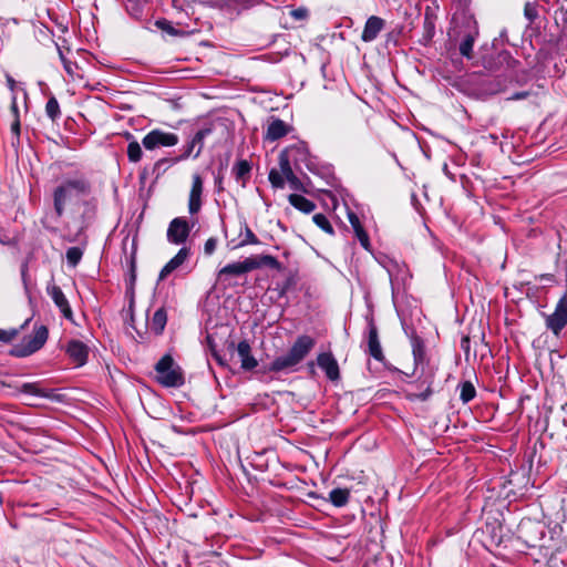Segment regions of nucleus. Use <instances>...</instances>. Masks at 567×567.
I'll return each instance as SVG.
<instances>
[{
	"label": "nucleus",
	"instance_id": "obj_1",
	"mask_svg": "<svg viewBox=\"0 0 567 567\" xmlns=\"http://www.w3.org/2000/svg\"><path fill=\"white\" fill-rule=\"evenodd\" d=\"M85 190L86 184L83 181H69L58 187L54 192V210L56 217H61L65 206Z\"/></svg>",
	"mask_w": 567,
	"mask_h": 567
},
{
	"label": "nucleus",
	"instance_id": "obj_2",
	"mask_svg": "<svg viewBox=\"0 0 567 567\" xmlns=\"http://www.w3.org/2000/svg\"><path fill=\"white\" fill-rule=\"evenodd\" d=\"M155 370L157 381L164 386H179L184 382L182 371L171 355H164L157 362Z\"/></svg>",
	"mask_w": 567,
	"mask_h": 567
},
{
	"label": "nucleus",
	"instance_id": "obj_3",
	"mask_svg": "<svg viewBox=\"0 0 567 567\" xmlns=\"http://www.w3.org/2000/svg\"><path fill=\"white\" fill-rule=\"evenodd\" d=\"M48 339V329L40 326L34 329L33 333L25 337L20 344L16 346L12 354L19 358L28 357L43 347Z\"/></svg>",
	"mask_w": 567,
	"mask_h": 567
},
{
	"label": "nucleus",
	"instance_id": "obj_4",
	"mask_svg": "<svg viewBox=\"0 0 567 567\" xmlns=\"http://www.w3.org/2000/svg\"><path fill=\"white\" fill-rule=\"evenodd\" d=\"M192 227L183 217L172 219L166 231L168 243L173 245L184 244L190 234Z\"/></svg>",
	"mask_w": 567,
	"mask_h": 567
},
{
	"label": "nucleus",
	"instance_id": "obj_5",
	"mask_svg": "<svg viewBox=\"0 0 567 567\" xmlns=\"http://www.w3.org/2000/svg\"><path fill=\"white\" fill-rule=\"evenodd\" d=\"M142 143L146 150H155L161 146H174L178 143V136L174 133L153 130L144 136Z\"/></svg>",
	"mask_w": 567,
	"mask_h": 567
},
{
	"label": "nucleus",
	"instance_id": "obj_6",
	"mask_svg": "<svg viewBox=\"0 0 567 567\" xmlns=\"http://www.w3.org/2000/svg\"><path fill=\"white\" fill-rule=\"evenodd\" d=\"M546 324L556 336L567 324V296L560 298L556 305L555 311L547 317Z\"/></svg>",
	"mask_w": 567,
	"mask_h": 567
},
{
	"label": "nucleus",
	"instance_id": "obj_7",
	"mask_svg": "<svg viewBox=\"0 0 567 567\" xmlns=\"http://www.w3.org/2000/svg\"><path fill=\"white\" fill-rule=\"evenodd\" d=\"M203 194V179L198 174L193 175L192 188L188 198V212L194 215L200 210Z\"/></svg>",
	"mask_w": 567,
	"mask_h": 567
},
{
	"label": "nucleus",
	"instance_id": "obj_8",
	"mask_svg": "<svg viewBox=\"0 0 567 567\" xmlns=\"http://www.w3.org/2000/svg\"><path fill=\"white\" fill-rule=\"evenodd\" d=\"M318 365L324 371L328 379L336 381L340 377L339 365L329 352L320 353L317 358Z\"/></svg>",
	"mask_w": 567,
	"mask_h": 567
},
{
	"label": "nucleus",
	"instance_id": "obj_9",
	"mask_svg": "<svg viewBox=\"0 0 567 567\" xmlns=\"http://www.w3.org/2000/svg\"><path fill=\"white\" fill-rule=\"evenodd\" d=\"M254 269H256L255 264L249 261V258H246L243 261L228 264L225 267H223L218 271V278L221 279L223 277H227V276H240V275L247 274Z\"/></svg>",
	"mask_w": 567,
	"mask_h": 567
},
{
	"label": "nucleus",
	"instance_id": "obj_10",
	"mask_svg": "<svg viewBox=\"0 0 567 567\" xmlns=\"http://www.w3.org/2000/svg\"><path fill=\"white\" fill-rule=\"evenodd\" d=\"M190 255V250L187 247H182L178 252L162 268L159 272V280H164L174 270L179 268Z\"/></svg>",
	"mask_w": 567,
	"mask_h": 567
},
{
	"label": "nucleus",
	"instance_id": "obj_11",
	"mask_svg": "<svg viewBox=\"0 0 567 567\" xmlns=\"http://www.w3.org/2000/svg\"><path fill=\"white\" fill-rule=\"evenodd\" d=\"M66 353L76 365L81 367L87 360L89 349L82 341L71 340L68 343Z\"/></svg>",
	"mask_w": 567,
	"mask_h": 567
},
{
	"label": "nucleus",
	"instance_id": "obj_12",
	"mask_svg": "<svg viewBox=\"0 0 567 567\" xmlns=\"http://www.w3.org/2000/svg\"><path fill=\"white\" fill-rule=\"evenodd\" d=\"M384 28V20L377 16H371L364 25L361 39L364 42H371L375 40L378 34Z\"/></svg>",
	"mask_w": 567,
	"mask_h": 567
},
{
	"label": "nucleus",
	"instance_id": "obj_13",
	"mask_svg": "<svg viewBox=\"0 0 567 567\" xmlns=\"http://www.w3.org/2000/svg\"><path fill=\"white\" fill-rule=\"evenodd\" d=\"M279 166L284 174L285 181H287L290 187L295 190H301L302 184L300 179L292 172L289 158L285 152H282L279 156Z\"/></svg>",
	"mask_w": 567,
	"mask_h": 567
},
{
	"label": "nucleus",
	"instance_id": "obj_14",
	"mask_svg": "<svg viewBox=\"0 0 567 567\" xmlns=\"http://www.w3.org/2000/svg\"><path fill=\"white\" fill-rule=\"evenodd\" d=\"M313 346L315 340L309 336H301L296 340L289 351L292 353V357H295L298 362H300L309 353Z\"/></svg>",
	"mask_w": 567,
	"mask_h": 567
},
{
	"label": "nucleus",
	"instance_id": "obj_15",
	"mask_svg": "<svg viewBox=\"0 0 567 567\" xmlns=\"http://www.w3.org/2000/svg\"><path fill=\"white\" fill-rule=\"evenodd\" d=\"M208 134L207 130H200L198 131L192 138V141L188 143L185 153L179 156V161L186 159L194 153V157H198L203 150V142L206 135Z\"/></svg>",
	"mask_w": 567,
	"mask_h": 567
},
{
	"label": "nucleus",
	"instance_id": "obj_16",
	"mask_svg": "<svg viewBox=\"0 0 567 567\" xmlns=\"http://www.w3.org/2000/svg\"><path fill=\"white\" fill-rule=\"evenodd\" d=\"M237 353L240 359L241 368L251 370L257 367L256 359L250 353V346L247 341H240L237 346Z\"/></svg>",
	"mask_w": 567,
	"mask_h": 567
},
{
	"label": "nucleus",
	"instance_id": "obj_17",
	"mask_svg": "<svg viewBox=\"0 0 567 567\" xmlns=\"http://www.w3.org/2000/svg\"><path fill=\"white\" fill-rule=\"evenodd\" d=\"M49 293L52 298V300L54 301V303L56 305V307L60 309V311L64 315V317L66 318H71L72 316V311H71V308H70V305H69V301L68 299L65 298L64 293L62 292V290L56 287V286H53L50 290H49Z\"/></svg>",
	"mask_w": 567,
	"mask_h": 567
},
{
	"label": "nucleus",
	"instance_id": "obj_18",
	"mask_svg": "<svg viewBox=\"0 0 567 567\" xmlns=\"http://www.w3.org/2000/svg\"><path fill=\"white\" fill-rule=\"evenodd\" d=\"M348 219H349V223L351 224L354 233H355V236L357 238L359 239L361 246L365 249H369V236L368 234L364 231L361 223H360V219L359 217L352 213V212H349L348 213Z\"/></svg>",
	"mask_w": 567,
	"mask_h": 567
},
{
	"label": "nucleus",
	"instance_id": "obj_19",
	"mask_svg": "<svg viewBox=\"0 0 567 567\" xmlns=\"http://www.w3.org/2000/svg\"><path fill=\"white\" fill-rule=\"evenodd\" d=\"M20 391L22 393H27V394L40 396V398H45V399L54 398V393L51 390L41 388L38 382L23 383L20 388Z\"/></svg>",
	"mask_w": 567,
	"mask_h": 567
},
{
	"label": "nucleus",
	"instance_id": "obj_20",
	"mask_svg": "<svg viewBox=\"0 0 567 567\" xmlns=\"http://www.w3.org/2000/svg\"><path fill=\"white\" fill-rule=\"evenodd\" d=\"M298 363V360L292 357V353L289 351L287 354L276 358L270 364V370L278 372L292 368Z\"/></svg>",
	"mask_w": 567,
	"mask_h": 567
},
{
	"label": "nucleus",
	"instance_id": "obj_21",
	"mask_svg": "<svg viewBox=\"0 0 567 567\" xmlns=\"http://www.w3.org/2000/svg\"><path fill=\"white\" fill-rule=\"evenodd\" d=\"M166 322H167L166 311L164 308H159L153 315V318L150 322V329L155 334H161L165 329Z\"/></svg>",
	"mask_w": 567,
	"mask_h": 567
},
{
	"label": "nucleus",
	"instance_id": "obj_22",
	"mask_svg": "<svg viewBox=\"0 0 567 567\" xmlns=\"http://www.w3.org/2000/svg\"><path fill=\"white\" fill-rule=\"evenodd\" d=\"M289 203L295 208H297L300 212H303L306 214L311 213L316 208V205L311 200H309L308 198H306L301 195H297V194H291L289 196Z\"/></svg>",
	"mask_w": 567,
	"mask_h": 567
},
{
	"label": "nucleus",
	"instance_id": "obj_23",
	"mask_svg": "<svg viewBox=\"0 0 567 567\" xmlns=\"http://www.w3.org/2000/svg\"><path fill=\"white\" fill-rule=\"evenodd\" d=\"M287 134V126L286 124L280 121L276 120L271 122L267 128L266 137L270 141H276Z\"/></svg>",
	"mask_w": 567,
	"mask_h": 567
},
{
	"label": "nucleus",
	"instance_id": "obj_24",
	"mask_svg": "<svg viewBox=\"0 0 567 567\" xmlns=\"http://www.w3.org/2000/svg\"><path fill=\"white\" fill-rule=\"evenodd\" d=\"M350 491L347 488H334L329 493V501L337 507L347 505Z\"/></svg>",
	"mask_w": 567,
	"mask_h": 567
},
{
	"label": "nucleus",
	"instance_id": "obj_25",
	"mask_svg": "<svg viewBox=\"0 0 567 567\" xmlns=\"http://www.w3.org/2000/svg\"><path fill=\"white\" fill-rule=\"evenodd\" d=\"M368 344H369L370 354L373 358L380 360L382 358V350H381L380 342L378 340L377 329L374 327L370 328Z\"/></svg>",
	"mask_w": 567,
	"mask_h": 567
},
{
	"label": "nucleus",
	"instance_id": "obj_26",
	"mask_svg": "<svg viewBox=\"0 0 567 567\" xmlns=\"http://www.w3.org/2000/svg\"><path fill=\"white\" fill-rule=\"evenodd\" d=\"M233 172L237 181H241V185L244 186L250 172V165L247 161H239L235 164Z\"/></svg>",
	"mask_w": 567,
	"mask_h": 567
},
{
	"label": "nucleus",
	"instance_id": "obj_27",
	"mask_svg": "<svg viewBox=\"0 0 567 567\" xmlns=\"http://www.w3.org/2000/svg\"><path fill=\"white\" fill-rule=\"evenodd\" d=\"M249 261L255 264L256 269L260 268L262 266L278 269L280 266L278 260L270 255H264V256H259V257H249Z\"/></svg>",
	"mask_w": 567,
	"mask_h": 567
},
{
	"label": "nucleus",
	"instance_id": "obj_28",
	"mask_svg": "<svg viewBox=\"0 0 567 567\" xmlns=\"http://www.w3.org/2000/svg\"><path fill=\"white\" fill-rule=\"evenodd\" d=\"M45 113L52 120H56L60 116V105L55 97H50L45 105Z\"/></svg>",
	"mask_w": 567,
	"mask_h": 567
},
{
	"label": "nucleus",
	"instance_id": "obj_29",
	"mask_svg": "<svg viewBox=\"0 0 567 567\" xmlns=\"http://www.w3.org/2000/svg\"><path fill=\"white\" fill-rule=\"evenodd\" d=\"M475 388L474 385L471 383V382H464L462 385H461V394H460V398L461 400L464 402V403H467L470 402L471 400L474 399L475 396Z\"/></svg>",
	"mask_w": 567,
	"mask_h": 567
},
{
	"label": "nucleus",
	"instance_id": "obj_30",
	"mask_svg": "<svg viewBox=\"0 0 567 567\" xmlns=\"http://www.w3.org/2000/svg\"><path fill=\"white\" fill-rule=\"evenodd\" d=\"M142 148L141 145L137 142H131L127 145V156L131 162H138L142 158Z\"/></svg>",
	"mask_w": 567,
	"mask_h": 567
},
{
	"label": "nucleus",
	"instance_id": "obj_31",
	"mask_svg": "<svg viewBox=\"0 0 567 567\" xmlns=\"http://www.w3.org/2000/svg\"><path fill=\"white\" fill-rule=\"evenodd\" d=\"M312 220L313 223L319 227L321 228L323 231H326L327 234H332L333 233V228L330 224V221L328 220V218L323 215V214H316L313 217H312Z\"/></svg>",
	"mask_w": 567,
	"mask_h": 567
},
{
	"label": "nucleus",
	"instance_id": "obj_32",
	"mask_svg": "<svg viewBox=\"0 0 567 567\" xmlns=\"http://www.w3.org/2000/svg\"><path fill=\"white\" fill-rule=\"evenodd\" d=\"M83 251L79 247H71L66 251V260L70 266L75 267L81 258H82Z\"/></svg>",
	"mask_w": 567,
	"mask_h": 567
},
{
	"label": "nucleus",
	"instance_id": "obj_33",
	"mask_svg": "<svg viewBox=\"0 0 567 567\" xmlns=\"http://www.w3.org/2000/svg\"><path fill=\"white\" fill-rule=\"evenodd\" d=\"M473 45H474V37L471 34L466 35L460 44L461 54L463 56L471 58Z\"/></svg>",
	"mask_w": 567,
	"mask_h": 567
},
{
	"label": "nucleus",
	"instance_id": "obj_34",
	"mask_svg": "<svg viewBox=\"0 0 567 567\" xmlns=\"http://www.w3.org/2000/svg\"><path fill=\"white\" fill-rule=\"evenodd\" d=\"M269 182L276 188H284L285 177H284L281 169L280 171L271 169L269 173Z\"/></svg>",
	"mask_w": 567,
	"mask_h": 567
},
{
	"label": "nucleus",
	"instance_id": "obj_35",
	"mask_svg": "<svg viewBox=\"0 0 567 567\" xmlns=\"http://www.w3.org/2000/svg\"><path fill=\"white\" fill-rule=\"evenodd\" d=\"M249 244H252V245L258 244V239L255 236V234L246 226L245 227V239H243L239 243V246H245V245H249Z\"/></svg>",
	"mask_w": 567,
	"mask_h": 567
},
{
	"label": "nucleus",
	"instance_id": "obj_36",
	"mask_svg": "<svg viewBox=\"0 0 567 567\" xmlns=\"http://www.w3.org/2000/svg\"><path fill=\"white\" fill-rule=\"evenodd\" d=\"M217 247V239L216 238H208L204 245V252L206 255H212L216 250Z\"/></svg>",
	"mask_w": 567,
	"mask_h": 567
},
{
	"label": "nucleus",
	"instance_id": "obj_37",
	"mask_svg": "<svg viewBox=\"0 0 567 567\" xmlns=\"http://www.w3.org/2000/svg\"><path fill=\"white\" fill-rule=\"evenodd\" d=\"M290 16L296 20H305L308 17V10L306 8L292 9Z\"/></svg>",
	"mask_w": 567,
	"mask_h": 567
},
{
	"label": "nucleus",
	"instance_id": "obj_38",
	"mask_svg": "<svg viewBox=\"0 0 567 567\" xmlns=\"http://www.w3.org/2000/svg\"><path fill=\"white\" fill-rule=\"evenodd\" d=\"M17 334V331L16 330H1L0 329V340L1 341H4V342H9L11 341Z\"/></svg>",
	"mask_w": 567,
	"mask_h": 567
},
{
	"label": "nucleus",
	"instance_id": "obj_39",
	"mask_svg": "<svg viewBox=\"0 0 567 567\" xmlns=\"http://www.w3.org/2000/svg\"><path fill=\"white\" fill-rule=\"evenodd\" d=\"M156 25L166 31L167 33H171V34H175V29L169 24V22H167L166 20H159L156 22Z\"/></svg>",
	"mask_w": 567,
	"mask_h": 567
},
{
	"label": "nucleus",
	"instance_id": "obj_40",
	"mask_svg": "<svg viewBox=\"0 0 567 567\" xmlns=\"http://www.w3.org/2000/svg\"><path fill=\"white\" fill-rule=\"evenodd\" d=\"M430 395H431V390H430V388H427L425 392L410 394V399L425 401Z\"/></svg>",
	"mask_w": 567,
	"mask_h": 567
},
{
	"label": "nucleus",
	"instance_id": "obj_41",
	"mask_svg": "<svg viewBox=\"0 0 567 567\" xmlns=\"http://www.w3.org/2000/svg\"><path fill=\"white\" fill-rule=\"evenodd\" d=\"M11 131L17 136L20 135V118H19V116H16V118L13 120V122L11 124Z\"/></svg>",
	"mask_w": 567,
	"mask_h": 567
},
{
	"label": "nucleus",
	"instance_id": "obj_42",
	"mask_svg": "<svg viewBox=\"0 0 567 567\" xmlns=\"http://www.w3.org/2000/svg\"><path fill=\"white\" fill-rule=\"evenodd\" d=\"M11 110H12V113H13L14 117L19 116V111H18V106H17V100H16L14 96L12 99Z\"/></svg>",
	"mask_w": 567,
	"mask_h": 567
},
{
	"label": "nucleus",
	"instance_id": "obj_43",
	"mask_svg": "<svg viewBox=\"0 0 567 567\" xmlns=\"http://www.w3.org/2000/svg\"><path fill=\"white\" fill-rule=\"evenodd\" d=\"M525 14H526L529 19H533V17L535 16V14H534V9H533L529 4H527V6L525 7Z\"/></svg>",
	"mask_w": 567,
	"mask_h": 567
},
{
	"label": "nucleus",
	"instance_id": "obj_44",
	"mask_svg": "<svg viewBox=\"0 0 567 567\" xmlns=\"http://www.w3.org/2000/svg\"><path fill=\"white\" fill-rule=\"evenodd\" d=\"M7 83L9 89L13 91L16 87V81L10 75H7Z\"/></svg>",
	"mask_w": 567,
	"mask_h": 567
},
{
	"label": "nucleus",
	"instance_id": "obj_45",
	"mask_svg": "<svg viewBox=\"0 0 567 567\" xmlns=\"http://www.w3.org/2000/svg\"><path fill=\"white\" fill-rule=\"evenodd\" d=\"M64 69L69 74L73 73L72 63L64 61Z\"/></svg>",
	"mask_w": 567,
	"mask_h": 567
},
{
	"label": "nucleus",
	"instance_id": "obj_46",
	"mask_svg": "<svg viewBox=\"0 0 567 567\" xmlns=\"http://www.w3.org/2000/svg\"><path fill=\"white\" fill-rule=\"evenodd\" d=\"M525 96H526V93H519V94H515L512 99L517 100V99H523Z\"/></svg>",
	"mask_w": 567,
	"mask_h": 567
},
{
	"label": "nucleus",
	"instance_id": "obj_47",
	"mask_svg": "<svg viewBox=\"0 0 567 567\" xmlns=\"http://www.w3.org/2000/svg\"><path fill=\"white\" fill-rule=\"evenodd\" d=\"M467 342H468V339H467V338L463 339V344H464V343H467Z\"/></svg>",
	"mask_w": 567,
	"mask_h": 567
}]
</instances>
